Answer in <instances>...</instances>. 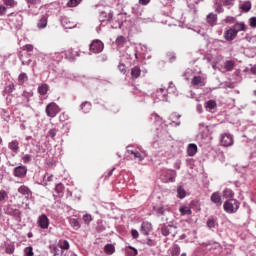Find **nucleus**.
I'll return each mask as SVG.
<instances>
[{
  "label": "nucleus",
  "instance_id": "obj_6",
  "mask_svg": "<svg viewBox=\"0 0 256 256\" xmlns=\"http://www.w3.org/2000/svg\"><path fill=\"white\" fill-rule=\"evenodd\" d=\"M20 97L22 99L21 105H23V107H31L29 103L31 101V97H33V91L24 90Z\"/></svg>",
  "mask_w": 256,
  "mask_h": 256
},
{
  "label": "nucleus",
  "instance_id": "obj_57",
  "mask_svg": "<svg viewBox=\"0 0 256 256\" xmlns=\"http://www.w3.org/2000/svg\"><path fill=\"white\" fill-rule=\"evenodd\" d=\"M19 59L22 62V65H31V59L25 60L23 54H19Z\"/></svg>",
  "mask_w": 256,
  "mask_h": 256
},
{
  "label": "nucleus",
  "instance_id": "obj_11",
  "mask_svg": "<svg viewBox=\"0 0 256 256\" xmlns=\"http://www.w3.org/2000/svg\"><path fill=\"white\" fill-rule=\"evenodd\" d=\"M210 201L216 205V207H221V205H223V199L221 198V194L219 192L212 193Z\"/></svg>",
  "mask_w": 256,
  "mask_h": 256
},
{
  "label": "nucleus",
  "instance_id": "obj_40",
  "mask_svg": "<svg viewBox=\"0 0 256 256\" xmlns=\"http://www.w3.org/2000/svg\"><path fill=\"white\" fill-rule=\"evenodd\" d=\"M104 251L105 253H107V255H113L115 253V246H113L112 244H107L104 247Z\"/></svg>",
  "mask_w": 256,
  "mask_h": 256
},
{
  "label": "nucleus",
  "instance_id": "obj_52",
  "mask_svg": "<svg viewBox=\"0 0 256 256\" xmlns=\"http://www.w3.org/2000/svg\"><path fill=\"white\" fill-rule=\"evenodd\" d=\"M81 1L83 0H69L67 5L68 7H77V5L81 4Z\"/></svg>",
  "mask_w": 256,
  "mask_h": 256
},
{
  "label": "nucleus",
  "instance_id": "obj_56",
  "mask_svg": "<svg viewBox=\"0 0 256 256\" xmlns=\"http://www.w3.org/2000/svg\"><path fill=\"white\" fill-rule=\"evenodd\" d=\"M28 4V7H31V5H41V0H25Z\"/></svg>",
  "mask_w": 256,
  "mask_h": 256
},
{
  "label": "nucleus",
  "instance_id": "obj_39",
  "mask_svg": "<svg viewBox=\"0 0 256 256\" xmlns=\"http://www.w3.org/2000/svg\"><path fill=\"white\" fill-rule=\"evenodd\" d=\"M234 68H235V62H233V60H227L224 63V69H226V71H231Z\"/></svg>",
  "mask_w": 256,
  "mask_h": 256
},
{
  "label": "nucleus",
  "instance_id": "obj_5",
  "mask_svg": "<svg viewBox=\"0 0 256 256\" xmlns=\"http://www.w3.org/2000/svg\"><path fill=\"white\" fill-rule=\"evenodd\" d=\"M59 113V106L55 102H51L46 106V115L48 117H56Z\"/></svg>",
  "mask_w": 256,
  "mask_h": 256
},
{
  "label": "nucleus",
  "instance_id": "obj_55",
  "mask_svg": "<svg viewBox=\"0 0 256 256\" xmlns=\"http://www.w3.org/2000/svg\"><path fill=\"white\" fill-rule=\"evenodd\" d=\"M31 160H32L31 154H25V155L22 157V161H23V163H25V164L31 163Z\"/></svg>",
  "mask_w": 256,
  "mask_h": 256
},
{
  "label": "nucleus",
  "instance_id": "obj_34",
  "mask_svg": "<svg viewBox=\"0 0 256 256\" xmlns=\"http://www.w3.org/2000/svg\"><path fill=\"white\" fill-rule=\"evenodd\" d=\"M62 25L65 27V29H73L75 27V24L71 21H69L68 18L62 19Z\"/></svg>",
  "mask_w": 256,
  "mask_h": 256
},
{
  "label": "nucleus",
  "instance_id": "obj_31",
  "mask_svg": "<svg viewBox=\"0 0 256 256\" xmlns=\"http://www.w3.org/2000/svg\"><path fill=\"white\" fill-rule=\"evenodd\" d=\"M223 197L226 199H233L235 197V192L229 188H226L223 190Z\"/></svg>",
  "mask_w": 256,
  "mask_h": 256
},
{
  "label": "nucleus",
  "instance_id": "obj_46",
  "mask_svg": "<svg viewBox=\"0 0 256 256\" xmlns=\"http://www.w3.org/2000/svg\"><path fill=\"white\" fill-rule=\"evenodd\" d=\"M179 211H180L181 215H191V214L193 213V212L190 210V208L187 207V206H182V207H180Z\"/></svg>",
  "mask_w": 256,
  "mask_h": 256
},
{
  "label": "nucleus",
  "instance_id": "obj_50",
  "mask_svg": "<svg viewBox=\"0 0 256 256\" xmlns=\"http://www.w3.org/2000/svg\"><path fill=\"white\" fill-rule=\"evenodd\" d=\"M222 3L224 7H228V9H231V7L235 5V0H222Z\"/></svg>",
  "mask_w": 256,
  "mask_h": 256
},
{
  "label": "nucleus",
  "instance_id": "obj_9",
  "mask_svg": "<svg viewBox=\"0 0 256 256\" xmlns=\"http://www.w3.org/2000/svg\"><path fill=\"white\" fill-rule=\"evenodd\" d=\"M14 177H19L20 179H23L27 175V166H17L14 168L13 171Z\"/></svg>",
  "mask_w": 256,
  "mask_h": 256
},
{
  "label": "nucleus",
  "instance_id": "obj_29",
  "mask_svg": "<svg viewBox=\"0 0 256 256\" xmlns=\"http://www.w3.org/2000/svg\"><path fill=\"white\" fill-rule=\"evenodd\" d=\"M177 197L178 199H185V197H187V192L185 191V188H183V186H178Z\"/></svg>",
  "mask_w": 256,
  "mask_h": 256
},
{
  "label": "nucleus",
  "instance_id": "obj_24",
  "mask_svg": "<svg viewBox=\"0 0 256 256\" xmlns=\"http://www.w3.org/2000/svg\"><path fill=\"white\" fill-rule=\"evenodd\" d=\"M251 1H245L242 4L239 5V9H242L244 13H249L251 11Z\"/></svg>",
  "mask_w": 256,
  "mask_h": 256
},
{
  "label": "nucleus",
  "instance_id": "obj_61",
  "mask_svg": "<svg viewBox=\"0 0 256 256\" xmlns=\"http://www.w3.org/2000/svg\"><path fill=\"white\" fill-rule=\"evenodd\" d=\"M7 7H15V0H3Z\"/></svg>",
  "mask_w": 256,
  "mask_h": 256
},
{
  "label": "nucleus",
  "instance_id": "obj_32",
  "mask_svg": "<svg viewBox=\"0 0 256 256\" xmlns=\"http://www.w3.org/2000/svg\"><path fill=\"white\" fill-rule=\"evenodd\" d=\"M219 224L217 223V219L216 218H208L207 220V227L210 229H216V227Z\"/></svg>",
  "mask_w": 256,
  "mask_h": 256
},
{
  "label": "nucleus",
  "instance_id": "obj_62",
  "mask_svg": "<svg viewBox=\"0 0 256 256\" xmlns=\"http://www.w3.org/2000/svg\"><path fill=\"white\" fill-rule=\"evenodd\" d=\"M55 135H57V129L53 128L48 131V137H51L53 139Z\"/></svg>",
  "mask_w": 256,
  "mask_h": 256
},
{
  "label": "nucleus",
  "instance_id": "obj_23",
  "mask_svg": "<svg viewBox=\"0 0 256 256\" xmlns=\"http://www.w3.org/2000/svg\"><path fill=\"white\" fill-rule=\"evenodd\" d=\"M187 154L189 157H194L197 154V145L196 144H189L187 147Z\"/></svg>",
  "mask_w": 256,
  "mask_h": 256
},
{
  "label": "nucleus",
  "instance_id": "obj_3",
  "mask_svg": "<svg viewBox=\"0 0 256 256\" xmlns=\"http://www.w3.org/2000/svg\"><path fill=\"white\" fill-rule=\"evenodd\" d=\"M4 213L6 215H10L11 217H14V219L16 221H18L19 223H21V211L17 208H14L11 205H6L4 207Z\"/></svg>",
  "mask_w": 256,
  "mask_h": 256
},
{
  "label": "nucleus",
  "instance_id": "obj_18",
  "mask_svg": "<svg viewBox=\"0 0 256 256\" xmlns=\"http://www.w3.org/2000/svg\"><path fill=\"white\" fill-rule=\"evenodd\" d=\"M235 37H237V32L234 31L233 28H230L229 30H227L225 33H224V39L226 41H233V39H235Z\"/></svg>",
  "mask_w": 256,
  "mask_h": 256
},
{
  "label": "nucleus",
  "instance_id": "obj_21",
  "mask_svg": "<svg viewBox=\"0 0 256 256\" xmlns=\"http://www.w3.org/2000/svg\"><path fill=\"white\" fill-rule=\"evenodd\" d=\"M131 77L132 79H139V77H141V67L134 66L131 69Z\"/></svg>",
  "mask_w": 256,
  "mask_h": 256
},
{
  "label": "nucleus",
  "instance_id": "obj_19",
  "mask_svg": "<svg viewBox=\"0 0 256 256\" xmlns=\"http://www.w3.org/2000/svg\"><path fill=\"white\" fill-rule=\"evenodd\" d=\"M49 21V16L47 15H43L37 23V27L38 29H45V27H47V23Z\"/></svg>",
  "mask_w": 256,
  "mask_h": 256
},
{
  "label": "nucleus",
  "instance_id": "obj_44",
  "mask_svg": "<svg viewBox=\"0 0 256 256\" xmlns=\"http://www.w3.org/2000/svg\"><path fill=\"white\" fill-rule=\"evenodd\" d=\"M5 253H7V255H13V253H15V245L7 244L5 248Z\"/></svg>",
  "mask_w": 256,
  "mask_h": 256
},
{
  "label": "nucleus",
  "instance_id": "obj_54",
  "mask_svg": "<svg viewBox=\"0 0 256 256\" xmlns=\"http://www.w3.org/2000/svg\"><path fill=\"white\" fill-rule=\"evenodd\" d=\"M214 9L217 13H223V11H225V9H223V5L220 3H215Z\"/></svg>",
  "mask_w": 256,
  "mask_h": 256
},
{
  "label": "nucleus",
  "instance_id": "obj_60",
  "mask_svg": "<svg viewBox=\"0 0 256 256\" xmlns=\"http://www.w3.org/2000/svg\"><path fill=\"white\" fill-rule=\"evenodd\" d=\"M129 249H131V251L129 252L130 256H137L138 255L139 252L137 251V249L135 247L129 246Z\"/></svg>",
  "mask_w": 256,
  "mask_h": 256
},
{
  "label": "nucleus",
  "instance_id": "obj_25",
  "mask_svg": "<svg viewBox=\"0 0 256 256\" xmlns=\"http://www.w3.org/2000/svg\"><path fill=\"white\" fill-rule=\"evenodd\" d=\"M217 107V102L214 100H209L208 102L205 103V108L206 111H209L210 113H213V109Z\"/></svg>",
  "mask_w": 256,
  "mask_h": 256
},
{
  "label": "nucleus",
  "instance_id": "obj_43",
  "mask_svg": "<svg viewBox=\"0 0 256 256\" xmlns=\"http://www.w3.org/2000/svg\"><path fill=\"white\" fill-rule=\"evenodd\" d=\"M63 191H65V186H63V184H61V183L56 184L55 193H57V195L61 196V195H63Z\"/></svg>",
  "mask_w": 256,
  "mask_h": 256
},
{
  "label": "nucleus",
  "instance_id": "obj_48",
  "mask_svg": "<svg viewBox=\"0 0 256 256\" xmlns=\"http://www.w3.org/2000/svg\"><path fill=\"white\" fill-rule=\"evenodd\" d=\"M69 241H67V240H63V241H60V249L62 250V251H67V250H69Z\"/></svg>",
  "mask_w": 256,
  "mask_h": 256
},
{
  "label": "nucleus",
  "instance_id": "obj_12",
  "mask_svg": "<svg viewBox=\"0 0 256 256\" xmlns=\"http://www.w3.org/2000/svg\"><path fill=\"white\" fill-rule=\"evenodd\" d=\"M38 225L40 229H49V218L47 215L42 214L38 218Z\"/></svg>",
  "mask_w": 256,
  "mask_h": 256
},
{
  "label": "nucleus",
  "instance_id": "obj_26",
  "mask_svg": "<svg viewBox=\"0 0 256 256\" xmlns=\"http://www.w3.org/2000/svg\"><path fill=\"white\" fill-rule=\"evenodd\" d=\"M91 102L89 101H85L80 105V109L81 111H83V113H89V111H91Z\"/></svg>",
  "mask_w": 256,
  "mask_h": 256
},
{
  "label": "nucleus",
  "instance_id": "obj_37",
  "mask_svg": "<svg viewBox=\"0 0 256 256\" xmlns=\"http://www.w3.org/2000/svg\"><path fill=\"white\" fill-rule=\"evenodd\" d=\"M9 200V193L5 190H0V203H5Z\"/></svg>",
  "mask_w": 256,
  "mask_h": 256
},
{
  "label": "nucleus",
  "instance_id": "obj_63",
  "mask_svg": "<svg viewBox=\"0 0 256 256\" xmlns=\"http://www.w3.org/2000/svg\"><path fill=\"white\" fill-rule=\"evenodd\" d=\"M225 23H230V24L235 23V17H233V16H227V17L225 18Z\"/></svg>",
  "mask_w": 256,
  "mask_h": 256
},
{
  "label": "nucleus",
  "instance_id": "obj_45",
  "mask_svg": "<svg viewBox=\"0 0 256 256\" xmlns=\"http://www.w3.org/2000/svg\"><path fill=\"white\" fill-rule=\"evenodd\" d=\"M51 253L53 256H60L63 255L64 251L61 250V248H58L57 246H53Z\"/></svg>",
  "mask_w": 256,
  "mask_h": 256
},
{
  "label": "nucleus",
  "instance_id": "obj_28",
  "mask_svg": "<svg viewBox=\"0 0 256 256\" xmlns=\"http://www.w3.org/2000/svg\"><path fill=\"white\" fill-rule=\"evenodd\" d=\"M132 13H133V15H137V17L141 16V13H143L141 4H134L132 6Z\"/></svg>",
  "mask_w": 256,
  "mask_h": 256
},
{
  "label": "nucleus",
  "instance_id": "obj_27",
  "mask_svg": "<svg viewBox=\"0 0 256 256\" xmlns=\"http://www.w3.org/2000/svg\"><path fill=\"white\" fill-rule=\"evenodd\" d=\"M27 81H29V76H27V73H25V72L20 73L18 76L19 85H23V84L27 83Z\"/></svg>",
  "mask_w": 256,
  "mask_h": 256
},
{
  "label": "nucleus",
  "instance_id": "obj_4",
  "mask_svg": "<svg viewBox=\"0 0 256 256\" xmlns=\"http://www.w3.org/2000/svg\"><path fill=\"white\" fill-rule=\"evenodd\" d=\"M9 17L16 29L23 27V15H21V13H11Z\"/></svg>",
  "mask_w": 256,
  "mask_h": 256
},
{
  "label": "nucleus",
  "instance_id": "obj_64",
  "mask_svg": "<svg viewBox=\"0 0 256 256\" xmlns=\"http://www.w3.org/2000/svg\"><path fill=\"white\" fill-rule=\"evenodd\" d=\"M118 69H119L120 73H122L123 75H125V73H127V70L125 69V64H119Z\"/></svg>",
  "mask_w": 256,
  "mask_h": 256
},
{
  "label": "nucleus",
  "instance_id": "obj_30",
  "mask_svg": "<svg viewBox=\"0 0 256 256\" xmlns=\"http://www.w3.org/2000/svg\"><path fill=\"white\" fill-rule=\"evenodd\" d=\"M69 223L71 225V227L75 230L78 231V229H81V224L79 223V220L75 219V218H71L69 220Z\"/></svg>",
  "mask_w": 256,
  "mask_h": 256
},
{
  "label": "nucleus",
  "instance_id": "obj_13",
  "mask_svg": "<svg viewBox=\"0 0 256 256\" xmlns=\"http://www.w3.org/2000/svg\"><path fill=\"white\" fill-rule=\"evenodd\" d=\"M151 231H153V224L150 222H143L141 224L140 233H142V235H149Z\"/></svg>",
  "mask_w": 256,
  "mask_h": 256
},
{
  "label": "nucleus",
  "instance_id": "obj_42",
  "mask_svg": "<svg viewBox=\"0 0 256 256\" xmlns=\"http://www.w3.org/2000/svg\"><path fill=\"white\" fill-rule=\"evenodd\" d=\"M168 181L170 183H175V178L177 177V172L174 170H170L168 173Z\"/></svg>",
  "mask_w": 256,
  "mask_h": 256
},
{
  "label": "nucleus",
  "instance_id": "obj_14",
  "mask_svg": "<svg viewBox=\"0 0 256 256\" xmlns=\"http://www.w3.org/2000/svg\"><path fill=\"white\" fill-rule=\"evenodd\" d=\"M61 53H63V51L49 53V54H46L45 57L47 59H52V61H56L57 63H59V61H61L63 59V55H61Z\"/></svg>",
  "mask_w": 256,
  "mask_h": 256
},
{
  "label": "nucleus",
  "instance_id": "obj_22",
  "mask_svg": "<svg viewBox=\"0 0 256 256\" xmlns=\"http://www.w3.org/2000/svg\"><path fill=\"white\" fill-rule=\"evenodd\" d=\"M234 31H236V34L239 33V31H247V27H245V22H237L232 27Z\"/></svg>",
  "mask_w": 256,
  "mask_h": 256
},
{
  "label": "nucleus",
  "instance_id": "obj_36",
  "mask_svg": "<svg viewBox=\"0 0 256 256\" xmlns=\"http://www.w3.org/2000/svg\"><path fill=\"white\" fill-rule=\"evenodd\" d=\"M51 181H53V174L46 173L43 177L42 185L47 187V183H51Z\"/></svg>",
  "mask_w": 256,
  "mask_h": 256
},
{
  "label": "nucleus",
  "instance_id": "obj_58",
  "mask_svg": "<svg viewBox=\"0 0 256 256\" xmlns=\"http://www.w3.org/2000/svg\"><path fill=\"white\" fill-rule=\"evenodd\" d=\"M249 25H250V27H252V29H256V17L255 16L251 17L249 19Z\"/></svg>",
  "mask_w": 256,
  "mask_h": 256
},
{
  "label": "nucleus",
  "instance_id": "obj_53",
  "mask_svg": "<svg viewBox=\"0 0 256 256\" xmlns=\"http://www.w3.org/2000/svg\"><path fill=\"white\" fill-rule=\"evenodd\" d=\"M82 219L86 225H89V223L93 221V216H91V214H85Z\"/></svg>",
  "mask_w": 256,
  "mask_h": 256
},
{
  "label": "nucleus",
  "instance_id": "obj_35",
  "mask_svg": "<svg viewBox=\"0 0 256 256\" xmlns=\"http://www.w3.org/2000/svg\"><path fill=\"white\" fill-rule=\"evenodd\" d=\"M49 91V85L42 84L38 87V93L40 95H47V92Z\"/></svg>",
  "mask_w": 256,
  "mask_h": 256
},
{
  "label": "nucleus",
  "instance_id": "obj_38",
  "mask_svg": "<svg viewBox=\"0 0 256 256\" xmlns=\"http://www.w3.org/2000/svg\"><path fill=\"white\" fill-rule=\"evenodd\" d=\"M13 91H15V84L10 83L4 88L3 93L6 95H9V94L13 93Z\"/></svg>",
  "mask_w": 256,
  "mask_h": 256
},
{
  "label": "nucleus",
  "instance_id": "obj_16",
  "mask_svg": "<svg viewBox=\"0 0 256 256\" xmlns=\"http://www.w3.org/2000/svg\"><path fill=\"white\" fill-rule=\"evenodd\" d=\"M206 21L210 27H215V25H217V14L209 13L206 16Z\"/></svg>",
  "mask_w": 256,
  "mask_h": 256
},
{
  "label": "nucleus",
  "instance_id": "obj_2",
  "mask_svg": "<svg viewBox=\"0 0 256 256\" xmlns=\"http://www.w3.org/2000/svg\"><path fill=\"white\" fill-rule=\"evenodd\" d=\"M160 233L163 237H169V235L175 237V235H177V225L173 222L170 224H163L160 228Z\"/></svg>",
  "mask_w": 256,
  "mask_h": 256
},
{
  "label": "nucleus",
  "instance_id": "obj_51",
  "mask_svg": "<svg viewBox=\"0 0 256 256\" xmlns=\"http://www.w3.org/2000/svg\"><path fill=\"white\" fill-rule=\"evenodd\" d=\"M167 213H169V210H168V209H165L164 207H160V208L157 209V215H158V217L167 215Z\"/></svg>",
  "mask_w": 256,
  "mask_h": 256
},
{
  "label": "nucleus",
  "instance_id": "obj_20",
  "mask_svg": "<svg viewBox=\"0 0 256 256\" xmlns=\"http://www.w3.org/2000/svg\"><path fill=\"white\" fill-rule=\"evenodd\" d=\"M18 193H21V195H25L26 197H31V195H33L31 189L25 185H22L18 188Z\"/></svg>",
  "mask_w": 256,
  "mask_h": 256
},
{
  "label": "nucleus",
  "instance_id": "obj_33",
  "mask_svg": "<svg viewBox=\"0 0 256 256\" xmlns=\"http://www.w3.org/2000/svg\"><path fill=\"white\" fill-rule=\"evenodd\" d=\"M171 256H179L181 255V247L179 244H175L170 250Z\"/></svg>",
  "mask_w": 256,
  "mask_h": 256
},
{
  "label": "nucleus",
  "instance_id": "obj_7",
  "mask_svg": "<svg viewBox=\"0 0 256 256\" xmlns=\"http://www.w3.org/2000/svg\"><path fill=\"white\" fill-rule=\"evenodd\" d=\"M105 49V45L101 40H93L90 44V51L92 53H101Z\"/></svg>",
  "mask_w": 256,
  "mask_h": 256
},
{
  "label": "nucleus",
  "instance_id": "obj_49",
  "mask_svg": "<svg viewBox=\"0 0 256 256\" xmlns=\"http://www.w3.org/2000/svg\"><path fill=\"white\" fill-rule=\"evenodd\" d=\"M25 256H33L35 253L33 252V246H28L24 249Z\"/></svg>",
  "mask_w": 256,
  "mask_h": 256
},
{
  "label": "nucleus",
  "instance_id": "obj_15",
  "mask_svg": "<svg viewBox=\"0 0 256 256\" xmlns=\"http://www.w3.org/2000/svg\"><path fill=\"white\" fill-rule=\"evenodd\" d=\"M8 149L12 151V153H15L17 155L19 153V141L18 140H12L8 143Z\"/></svg>",
  "mask_w": 256,
  "mask_h": 256
},
{
  "label": "nucleus",
  "instance_id": "obj_1",
  "mask_svg": "<svg viewBox=\"0 0 256 256\" xmlns=\"http://www.w3.org/2000/svg\"><path fill=\"white\" fill-rule=\"evenodd\" d=\"M239 207H241V202L237 199H229L226 200L223 204V209L226 213L233 214L236 211H239Z\"/></svg>",
  "mask_w": 256,
  "mask_h": 256
},
{
  "label": "nucleus",
  "instance_id": "obj_8",
  "mask_svg": "<svg viewBox=\"0 0 256 256\" xmlns=\"http://www.w3.org/2000/svg\"><path fill=\"white\" fill-rule=\"evenodd\" d=\"M220 143L223 147H231V145H233V135L227 133L222 134Z\"/></svg>",
  "mask_w": 256,
  "mask_h": 256
},
{
  "label": "nucleus",
  "instance_id": "obj_10",
  "mask_svg": "<svg viewBox=\"0 0 256 256\" xmlns=\"http://www.w3.org/2000/svg\"><path fill=\"white\" fill-rule=\"evenodd\" d=\"M171 89H175V85H173V82H170L168 89L165 87H161L158 90L157 93H158V95L162 96V101H167V94L169 93V91H171Z\"/></svg>",
  "mask_w": 256,
  "mask_h": 256
},
{
  "label": "nucleus",
  "instance_id": "obj_17",
  "mask_svg": "<svg viewBox=\"0 0 256 256\" xmlns=\"http://www.w3.org/2000/svg\"><path fill=\"white\" fill-rule=\"evenodd\" d=\"M191 85L194 87H205V82L203 81V77L201 76H194Z\"/></svg>",
  "mask_w": 256,
  "mask_h": 256
},
{
  "label": "nucleus",
  "instance_id": "obj_59",
  "mask_svg": "<svg viewBox=\"0 0 256 256\" xmlns=\"http://www.w3.org/2000/svg\"><path fill=\"white\" fill-rule=\"evenodd\" d=\"M152 119H154L156 123H161L163 121V118H161L157 113L152 114Z\"/></svg>",
  "mask_w": 256,
  "mask_h": 256
},
{
  "label": "nucleus",
  "instance_id": "obj_41",
  "mask_svg": "<svg viewBox=\"0 0 256 256\" xmlns=\"http://www.w3.org/2000/svg\"><path fill=\"white\" fill-rule=\"evenodd\" d=\"M128 153H131V155H134V159H138V161H143L145 157L140 154L139 151H133V150H127Z\"/></svg>",
  "mask_w": 256,
  "mask_h": 256
},
{
  "label": "nucleus",
  "instance_id": "obj_47",
  "mask_svg": "<svg viewBox=\"0 0 256 256\" xmlns=\"http://www.w3.org/2000/svg\"><path fill=\"white\" fill-rule=\"evenodd\" d=\"M125 43H127V39L124 36H119L116 39V45H118V47H123V45H125Z\"/></svg>",
  "mask_w": 256,
  "mask_h": 256
}]
</instances>
